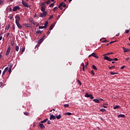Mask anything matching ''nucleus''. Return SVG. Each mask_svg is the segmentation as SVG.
I'll list each match as a JSON object with an SVG mask.
<instances>
[{
	"mask_svg": "<svg viewBox=\"0 0 130 130\" xmlns=\"http://www.w3.org/2000/svg\"><path fill=\"white\" fill-rule=\"evenodd\" d=\"M103 56H104V59H105V60H108V61H112V60H113V59H110L109 57L107 56L106 55H104V54L103 55Z\"/></svg>",
	"mask_w": 130,
	"mask_h": 130,
	"instance_id": "1",
	"label": "nucleus"
},
{
	"mask_svg": "<svg viewBox=\"0 0 130 130\" xmlns=\"http://www.w3.org/2000/svg\"><path fill=\"white\" fill-rule=\"evenodd\" d=\"M15 20V23H19V22H20V21L21 20L20 16H19L18 15H16Z\"/></svg>",
	"mask_w": 130,
	"mask_h": 130,
	"instance_id": "2",
	"label": "nucleus"
},
{
	"mask_svg": "<svg viewBox=\"0 0 130 130\" xmlns=\"http://www.w3.org/2000/svg\"><path fill=\"white\" fill-rule=\"evenodd\" d=\"M43 42V39H40L38 42V44L36 46V47H38V46H40V45Z\"/></svg>",
	"mask_w": 130,
	"mask_h": 130,
	"instance_id": "3",
	"label": "nucleus"
},
{
	"mask_svg": "<svg viewBox=\"0 0 130 130\" xmlns=\"http://www.w3.org/2000/svg\"><path fill=\"white\" fill-rule=\"evenodd\" d=\"M22 5L23 7H25L26 8L30 7V5H29V4H27V3L25 2L24 1H22Z\"/></svg>",
	"mask_w": 130,
	"mask_h": 130,
	"instance_id": "4",
	"label": "nucleus"
},
{
	"mask_svg": "<svg viewBox=\"0 0 130 130\" xmlns=\"http://www.w3.org/2000/svg\"><path fill=\"white\" fill-rule=\"evenodd\" d=\"M47 15V12H43V13H40V18H43V17H45Z\"/></svg>",
	"mask_w": 130,
	"mask_h": 130,
	"instance_id": "5",
	"label": "nucleus"
},
{
	"mask_svg": "<svg viewBox=\"0 0 130 130\" xmlns=\"http://www.w3.org/2000/svg\"><path fill=\"white\" fill-rule=\"evenodd\" d=\"M21 9V8H20V7L19 6H15L12 11L13 12H16V11H18V10H20Z\"/></svg>",
	"mask_w": 130,
	"mask_h": 130,
	"instance_id": "6",
	"label": "nucleus"
},
{
	"mask_svg": "<svg viewBox=\"0 0 130 130\" xmlns=\"http://www.w3.org/2000/svg\"><path fill=\"white\" fill-rule=\"evenodd\" d=\"M11 51V46L9 45L8 46V49H7V52L6 53V55H9V54H10V52Z\"/></svg>",
	"mask_w": 130,
	"mask_h": 130,
	"instance_id": "7",
	"label": "nucleus"
},
{
	"mask_svg": "<svg viewBox=\"0 0 130 130\" xmlns=\"http://www.w3.org/2000/svg\"><path fill=\"white\" fill-rule=\"evenodd\" d=\"M50 115V120H51L53 119V120H54V119H56V117H55V116L52 115L51 114H49Z\"/></svg>",
	"mask_w": 130,
	"mask_h": 130,
	"instance_id": "8",
	"label": "nucleus"
},
{
	"mask_svg": "<svg viewBox=\"0 0 130 130\" xmlns=\"http://www.w3.org/2000/svg\"><path fill=\"white\" fill-rule=\"evenodd\" d=\"M91 56H93V57H95V58H98V56L96 55L95 53H92L91 54L88 56V57H91Z\"/></svg>",
	"mask_w": 130,
	"mask_h": 130,
	"instance_id": "9",
	"label": "nucleus"
},
{
	"mask_svg": "<svg viewBox=\"0 0 130 130\" xmlns=\"http://www.w3.org/2000/svg\"><path fill=\"white\" fill-rule=\"evenodd\" d=\"M39 126L41 128H42V129H43L44 128H45V126H44L43 123H41V122L39 123Z\"/></svg>",
	"mask_w": 130,
	"mask_h": 130,
	"instance_id": "10",
	"label": "nucleus"
},
{
	"mask_svg": "<svg viewBox=\"0 0 130 130\" xmlns=\"http://www.w3.org/2000/svg\"><path fill=\"white\" fill-rule=\"evenodd\" d=\"M122 48H123V50L124 52H128V51H130L129 49L124 48V47H123Z\"/></svg>",
	"mask_w": 130,
	"mask_h": 130,
	"instance_id": "11",
	"label": "nucleus"
},
{
	"mask_svg": "<svg viewBox=\"0 0 130 130\" xmlns=\"http://www.w3.org/2000/svg\"><path fill=\"white\" fill-rule=\"evenodd\" d=\"M9 70V67H6L5 68V69L4 70V71H3L2 75L3 76H4V75H5V74H6V72H8V70Z\"/></svg>",
	"mask_w": 130,
	"mask_h": 130,
	"instance_id": "12",
	"label": "nucleus"
},
{
	"mask_svg": "<svg viewBox=\"0 0 130 130\" xmlns=\"http://www.w3.org/2000/svg\"><path fill=\"white\" fill-rule=\"evenodd\" d=\"M46 9V6H42L41 11H42V12L44 13V12H46V11H45Z\"/></svg>",
	"mask_w": 130,
	"mask_h": 130,
	"instance_id": "13",
	"label": "nucleus"
},
{
	"mask_svg": "<svg viewBox=\"0 0 130 130\" xmlns=\"http://www.w3.org/2000/svg\"><path fill=\"white\" fill-rule=\"evenodd\" d=\"M18 28H19V29H21L22 28V25H21V24H20V23L19 22H16V23Z\"/></svg>",
	"mask_w": 130,
	"mask_h": 130,
	"instance_id": "14",
	"label": "nucleus"
},
{
	"mask_svg": "<svg viewBox=\"0 0 130 130\" xmlns=\"http://www.w3.org/2000/svg\"><path fill=\"white\" fill-rule=\"evenodd\" d=\"M118 118H120V117H122V118H124L125 117V115L123 114H119L118 115Z\"/></svg>",
	"mask_w": 130,
	"mask_h": 130,
	"instance_id": "15",
	"label": "nucleus"
},
{
	"mask_svg": "<svg viewBox=\"0 0 130 130\" xmlns=\"http://www.w3.org/2000/svg\"><path fill=\"white\" fill-rule=\"evenodd\" d=\"M29 21L30 22V23H31V24H32V25H35V23L34 22V20H33V19L31 18L29 19Z\"/></svg>",
	"mask_w": 130,
	"mask_h": 130,
	"instance_id": "16",
	"label": "nucleus"
},
{
	"mask_svg": "<svg viewBox=\"0 0 130 130\" xmlns=\"http://www.w3.org/2000/svg\"><path fill=\"white\" fill-rule=\"evenodd\" d=\"M93 102H95V103H100V101L98 99H94L93 100Z\"/></svg>",
	"mask_w": 130,
	"mask_h": 130,
	"instance_id": "17",
	"label": "nucleus"
},
{
	"mask_svg": "<svg viewBox=\"0 0 130 130\" xmlns=\"http://www.w3.org/2000/svg\"><path fill=\"white\" fill-rule=\"evenodd\" d=\"M54 27V24L53 23L51 25V26L49 27V30H52L53 29V27Z\"/></svg>",
	"mask_w": 130,
	"mask_h": 130,
	"instance_id": "18",
	"label": "nucleus"
},
{
	"mask_svg": "<svg viewBox=\"0 0 130 130\" xmlns=\"http://www.w3.org/2000/svg\"><path fill=\"white\" fill-rule=\"evenodd\" d=\"M24 26H25V27H27V28H30L31 27V25L28 23L24 24Z\"/></svg>",
	"mask_w": 130,
	"mask_h": 130,
	"instance_id": "19",
	"label": "nucleus"
},
{
	"mask_svg": "<svg viewBox=\"0 0 130 130\" xmlns=\"http://www.w3.org/2000/svg\"><path fill=\"white\" fill-rule=\"evenodd\" d=\"M114 109H118L119 108H120V106H115V107H113Z\"/></svg>",
	"mask_w": 130,
	"mask_h": 130,
	"instance_id": "20",
	"label": "nucleus"
},
{
	"mask_svg": "<svg viewBox=\"0 0 130 130\" xmlns=\"http://www.w3.org/2000/svg\"><path fill=\"white\" fill-rule=\"evenodd\" d=\"M48 25V21H46L44 24L45 29L47 27V26Z\"/></svg>",
	"mask_w": 130,
	"mask_h": 130,
	"instance_id": "21",
	"label": "nucleus"
},
{
	"mask_svg": "<svg viewBox=\"0 0 130 130\" xmlns=\"http://www.w3.org/2000/svg\"><path fill=\"white\" fill-rule=\"evenodd\" d=\"M47 120H48V119H45L43 121H41V123H45Z\"/></svg>",
	"mask_w": 130,
	"mask_h": 130,
	"instance_id": "22",
	"label": "nucleus"
},
{
	"mask_svg": "<svg viewBox=\"0 0 130 130\" xmlns=\"http://www.w3.org/2000/svg\"><path fill=\"white\" fill-rule=\"evenodd\" d=\"M85 97H86V98H89L90 94H88V93H86L85 94Z\"/></svg>",
	"mask_w": 130,
	"mask_h": 130,
	"instance_id": "23",
	"label": "nucleus"
},
{
	"mask_svg": "<svg viewBox=\"0 0 130 130\" xmlns=\"http://www.w3.org/2000/svg\"><path fill=\"white\" fill-rule=\"evenodd\" d=\"M56 118H57V119H60V118H61V115L59 114V115L56 116Z\"/></svg>",
	"mask_w": 130,
	"mask_h": 130,
	"instance_id": "24",
	"label": "nucleus"
},
{
	"mask_svg": "<svg viewBox=\"0 0 130 130\" xmlns=\"http://www.w3.org/2000/svg\"><path fill=\"white\" fill-rule=\"evenodd\" d=\"M92 69L94 71H97V67L95 65H92Z\"/></svg>",
	"mask_w": 130,
	"mask_h": 130,
	"instance_id": "25",
	"label": "nucleus"
},
{
	"mask_svg": "<svg viewBox=\"0 0 130 130\" xmlns=\"http://www.w3.org/2000/svg\"><path fill=\"white\" fill-rule=\"evenodd\" d=\"M4 3H5V0H0V5H1V6L4 5Z\"/></svg>",
	"mask_w": 130,
	"mask_h": 130,
	"instance_id": "26",
	"label": "nucleus"
},
{
	"mask_svg": "<svg viewBox=\"0 0 130 130\" xmlns=\"http://www.w3.org/2000/svg\"><path fill=\"white\" fill-rule=\"evenodd\" d=\"M63 2H61L58 6V8H61V7H63Z\"/></svg>",
	"mask_w": 130,
	"mask_h": 130,
	"instance_id": "27",
	"label": "nucleus"
},
{
	"mask_svg": "<svg viewBox=\"0 0 130 130\" xmlns=\"http://www.w3.org/2000/svg\"><path fill=\"white\" fill-rule=\"evenodd\" d=\"M114 53L113 52H111V53H108L107 54H104V55H110V54H114Z\"/></svg>",
	"mask_w": 130,
	"mask_h": 130,
	"instance_id": "28",
	"label": "nucleus"
},
{
	"mask_svg": "<svg viewBox=\"0 0 130 130\" xmlns=\"http://www.w3.org/2000/svg\"><path fill=\"white\" fill-rule=\"evenodd\" d=\"M118 74V73H114L113 72H110V74L112 75H117Z\"/></svg>",
	"mask_w": 130,
	"mask_h": 130,
	"instance_id": "29",
	"label": "nucleus"
},
{
	"mask_svg": "<svg viewBox=\"0 0 130 130\" xmlns=\"http://www.w3.org/2000/svg\"><path fill=\"white\" fill-rule=\"evenodd\" d=\"M19 46H15V50H16V51H19Z\"/></svg>",
	"mask_w": 130,
	"mask_h": 130,
	"instance_id": "30",
	"label": "nucleus"
},
{
	"mask_svg": "<svg viewBox=\"0 0 130 130\" xmlns=\"http://www.w3.org/2000/svg\"><path fill=\"white\" fill-rule=\"evenodd\" d=\"M10 24L8 25V26H6V27H5V30H9V29H10Z\"/></svg>",
	"mask_w": 130,
	"mask_h": 130,
	"instance_id": "31",
	"label": "nucleus"
},
{
	"mask_svg": "<svg viewBox=\"0 0 130 130\" xmlns=\"http://www.w3.org/2000/svg\"><path fill=\"white\" fill-rule=\"evenodd\" d=\"M42 32H43V31L38 30V31H36V34H40V33H42Z\"/></svg>",
	"mask_w": 130,
	"mask_h": 130,
	"instance_id": "32",
	"label": "nucleus"
},
{
	"mask_svg": "<svg viewBox=\"0 0 130 130\" xmlns=\"http://www.w3.org/2000/svg\"><path fill=\"white\" fill-rule=\"evenodd\" d=\"M41 6H42V7H45V3H44V2L41 3Z\"/></svg>",
	"mask_w": 130,
	"mask_h": 130,
	"instance_id": "33",
	"label": "nucleus"
},
{
	"mask_svg": "<svg viewBox=\"0 0 130 130\" xmlns=\"http://www.w3.org/2000/svg\"><path fill=\"white\" fill-rule=\"evenodd\" d=\"M100 111H101V112H105V111H106V110L105 109H101L100 110Z\"/></svg>",
	"mask_w": 130,
	"mask_h": 130,
	"instance_id": "34",
	"label": "nucleus"
},
{
	"mask_svg": "<svg viewBox=\"0 0 130 130\" xmlns=\"http://www.w3.org/2000/svg\"><path fill=\"white\" fill-rule=\"evenodd\" d=\"M70 107V105H69V104H65L63 106V107H64L65 108L67 107Z\"/></svg>",
	"mask_w": 130,
	"mask_h": 130,
	"instance_id": "35",
	"label": "nucleus"
},
{
	"mask_svg": "<svg viewBox=\"0 0 130 130\" xmlns=\"http://www.w3.org/2000/svg\"><path fill=\"white\" fill-rule=\"evenodd\" d=\"M65 115H72V113H70V112L66 113Z\"/></svg>",
	"mask_w": 130,
	"mask_h": 130,
	"instance_id": "36",
	"label": "nucleus"
},
{
	"mask_svg": "<svg viewBox=\"0 0 130 130\" xmlns=\"http://www.w3.org/2000/svg\"><path fill=\"white\" fill-rule=\"evenodd\" d=\"M8 72L9 73V74H11V72H12V67H10L9 70H8Z\"/></svg>",
	"mask_w": 130,
	"mask_h": 130,
	"instance_id": "37",
	"label": "nucleus"
},
{
	"mask_svg": "<svg viewBox=\"0 0 130 130\" xmlns=\"http://www.w3.org/2000/svg\"><path fill=\"white\" fill-rule=\"evenodd\" d=\"M58 8L57 7H55L53 9V12H55L56 11V10H58Z\"/></svg>",
	"mask_w": 130,
	"mask_h": 130,
	"instance_id": "38",
	"label": "nucleus"
},
{
	"mask_svg": "<svg viewBox=\"0 0 130 130\" xmlns=\"http://www.w3.org/2000/svg\"><path fill=\"white\" fill-rule=\"evenodd\" d=\"M89 98H90V99H94V96H93L92 94H90Z\"/></svg>",
	"mask_w": 130,
	"mask_h": 130,
	"instance_id": "39",
	"label": "nucleus"
},
{
	"mask_svg": "<svg viewBox=\"0 0 130 130\" xmlns=\"http://www.w3.org/2000/svg\"><path fill=\"white\" fill-rule=\"evenodd\" d=\"M53 6H54V3L51 4L50 5L49 7H50V8H52V7H53Z\"/></svg>",
	"mask_w": 130,
	"mask_h": 130,
	"instance_id": "40",
	"label": "nucleus"
},
{
	"mask_svg": "<svg viewBox=\"0 0 130 130\" xmlns=\"http://www.w3.org/2000/svg\"><path fill=\"white\" fill-rule=\"evenodd\" d=\"M113 68H115V66L109 67V70H111L113 69Z\"/></svg>",
	"mask_w": 130,
	"mask_h": 130,
	"instance_id": "41",
	"label": "nucleus"
},
{
	"mask_svg": "<svg viewBox=\"0 0 130 130\" xmlns=\"http://www.w3.org/2000/svg\"><path fill=\"white\" fill-rule=\"evenodd\" d=\"M49 4H50V0H48V1L46 2V4H47V5H49Z\"/></svg>",
	"mask_w": 130,
	"mask_h": 130,
	"instance_id": "42",
	"label": "nucleus"
},
{
	"mask_svg": "<svg viewBox=\"0 0 130 130\" xmlns=\"http://www.w3.org/2000/svg\"><path fill=\"white\" fill-rule=\"evenodd\" d=\"M102 42L104 43L105 42H107V40H106V39H104V40L102 41Z\"/></svg>",
	"mask_w": 130,
	"mask_h": 130,
	"instance_id": "43",
	"label": "nucleus"
},
{
	"mask_svg": "<svg viewBox=\"0 0 130 130\" xmlns=\"http://www.w3.org/2000/svg\"><path fill=\"white\" fill-rule=\"evenodd\" d=\"M91 73L93 75V76H94V75H95V73H94V70H91Z\"/></svg>",
	"mask_w": 130,
	"mask_h": 130,
	"instance_id": "44",
	"label": "nucleus"
},
{
	"mask_svg": "<svg viewBox=\"0 0 130 130\" xmlns=\"http://www.w3.org/2000/svg\"><path fill=\"white\" fill-rule=\"evenodd\" d=\"M39 29H44L45 27L44 26H39Z\"/></svg>",
	"mask_w": 130,
	"mask_h": 130,
	"instance_id": "45",
	"label": "nucleus"
},
{
	"mask_svg": "<svg viewBox=\"0 0 130 130\" xmlns=\"http://www.w3.org/2000/svg\"><path fill=\"white\" fill-rule=\"evenodd\" d=\"M52 18H53V15H52L50 16V17L49 18V20H50L51 19H52Z\"/></svg>",
	"mask_w": 130,
	"mask_h": 130,
	"instance_id": "46",
	"label": "nucleus"
},
{
	"mask_svg": "<svg viewBox=\"0 0 130 130\" xmlns=\"http://www.w3.org/2000/svg\"><path fill=\"white\" fill-rule=\"evenodd\" d=\"M24 115H29V113H28V112H24Z\"/></svg>",
	"mask_w": 130,
	"mask_h": 130,
	"instance_id": "47",
	"label": "nucleus"
},
{
	"mask_svg": "<svg viewBox=\"0 0 130 130\" xmlns=\"http://www.w3.org/2000/svg\"><path fill=\"white\" fill-rule=\"evenodd\" d=\"M9 36H10V32L7 33L6 35V38H8V37H9Z\"/></svg>",
	"mask_w": 130,
	"mask_h": 130,
	"instance_id": "48",
	"label": "nucleus"
},
{
	"mask_svg": "<svg viewBox=\"0 0 130 130\" xmlns=\"http://www.w3.org/2000/svg\"><path fill=\"white\" fill-rule=\"evenodd\" d=\"M125 68V66H123L122 67H121L120 70H123Z\"/></svg>",
	"mask_w": 130,
	"mask_h": 130,
	"instance_id": "49",
	"label": "nucleus"
},
{
	"mask_svg": "<svg viewBox=\"0 0 130 130\" xmlns=\"http://www.w3.org/2000/svg\"><path fill=\"white\" fill-rule=\"evenodd\" d=\"M63 8H66L67 7V4H66L65 3L63 4Z\"/></svg>",
	"mask_w": 130,
	"mask_h": 130,
	"instance_id": "50",
	"label": "nucleus"
},
{
	"mask_svg": "<svg viewBox=\"0 0 130 130\" xmlns=\"http://www.w3.org/2000/svg\"><path fill=\"white\" fill-rule=\"evenodd\" d=\"M129 32V30H128V29H126L125 30V33H128Z\"/></svg>",
	"mask_w": 130,
	"mask_h": 130,
	"instance_id": "51",
	"label": "nucleus"
},
{
	"mask_svg": "<svg viewBox=\"0 0 130 130\" xmlns=\"http://www.w3.org/2000/svg\"><path fill=\"white\" fill-rule=\"evenodd\" d=\"M113 60H115L116 61H117V60H118V59H117V58H114V59H113Z\"/></svg>",
	"mask_w": 130,
	"mask_h": 130,
	"instance_id": "52",
	"label": "nucleus"
},
{
	"mask_svg": "<svg viewBox=\"0 0 130 130\" xmlns=\"http://www.w3.org/2000/svg\"><path fill=\"white\" fill-rule=\"evenodd\" d=\"M81 66L82 67H85V64H84V62H82V63H81Z\"/></svg>",
	"mask_w": 130,
	"mask_h": 130,
	"instance_id": "53",
	"label": "nucleus"
},
{
	"mask_svg": "<svg viewBox=\"0 0 130 130\" xmlns=\"http://www.w3.org/2000/svg\"><path fill=\"white\" fill-rule=\"evenodd\" d=\"M114 42H116V41H112V42H110V44H111L112 43H114Z\"/></svg>",
	"mask_w": 130,
	"mask_h": 130,
	"instance_id": "54",
	"label": "nucleus"
},
{
	"mask_svg": "<svg viewBox=\"0 0 130 130\" xmlns=\"http://www.w3.org/2000/svg\"><path fill=\"white\" fill-rule=\"evenodd\" d=\"M13 29L15 30V24L13 25Z\"/></svg>",
	"mask_w": 130,
	"mask_h": 130,
	"instance_id": "55",
	"label": "nucleus"
},
{
	"mask_svg": "<svg viewBox=\"0 0 130 130\" xmlns=\"http://www.w3.org/2000/svg\"><path fill=\"white\" fill-rule=\"evenodd\" d=\"M0 86L1 87H2V86H3V82H0Z\"/></svg>",
	"mask_w": 130,
	"mask_h": 130,
	"instance_id": "56",
	"label": "nucleus"
},
{
	"mask_svg": "<svg viewBox=\"0 0 130 130\" xmlns=\"http://www.w3.org/2000/svg\"><path fill=\"white\" fill-rule=\"evenodd\" d=\"M89 66V63H87L85 65V67L87 68V66Z\"/></svg>",
	"mask_w": 130,
	"mask_h": 130,
	"instance_id": "57",
	"label": "nucleus"
},
{
	"mask_svg": "<svg viewBox=\"0 0 130 130\" xmlns=\"http://www.w3.org/2000/svg\"><path fill=\"white\" fill-rule=\"evenodd\" d=\"M82 70H83V72H85V67H83Z\"/></svg>",
	"mask_w": 130,
	"mask_h": 130,
	"instance_id": "58",
	"label": "nucleus"
},
{
	"mask_svg": "<svg viewBox=\"0 0 130 130\" xmlns=\"http://www.w3.org/2000/svg\"><path fill=\"white\" fill-rule=\"evenodd\" d=\"M47 34H48V35H49L50 34V31H48Z\"/></svg>",
	"mask_w": 130,
	"mask_h": 130,
	"instance_id": "59",
	"label": "nucleus"
},
{
	"mask_svg": "<svg viewBox=\"0 0 130 130\" xmlns=\"http://www.w3.org/2000/svg\"><path fill=\"white\" fill-rule=\"evenodd\" d=\"M129 60V57H127L126 58V60Z\"/></svg>",
	"mask_w": 130,
	"mask_h": 130,
	"instance_id": "60",
	"label": "nucleus"
},
{
	"mask_svg": "<svg viewBox=\"0 0 130 130\" xmlns=\"http://www.w3.org/2000/svg\"><path fill=\"white\" fill-rule=\"evenodd\" d=\"M47 123L48 124H50V121H48Z\"/></svg>",
	"mask_w": 130,
	"mask_h": 130,
	"instance_id": "61",
	"label": "nucleus"
},
{
	"mask_svg": "<svg viewBox=\"0 0 130 130\" xmlns=\"http://www.w3.org/2000/svg\"><path fill=\"white\" fill-rule=\"evenodd\" d=\"M103 107L104 108H107V106L103 105Z\"/></svg>",
	"mask_w": 130,
	"mask_h": 130,
	"instance_id": "62",
	"label": "nucleus"
},
{
	"mask_svg": "<svg viewBox=\"0 0 130 130\" xmlns=\"http://www.w3.org/2000/svg\"><path fill=\"white\" fill-rule=\"evenodd\" d=\"M24 51H25V49H22L21 52H24Z\"/></svg>",
	"mask_w": 130,
	"mask_h": 130,
	"instance_id": "63",
	"label": "nucleus"
},
{
	"mask_svg": "<svg viewBox=\"0 0 130 130\" xmlns=\"http://www.w3.org/2000/svg\"><path fill=\"white\" fill-rule=\"evenodd\" d=\"M13 19V15L10 17V20H12Z\"/></svg>",
	"mask_w": 130,
	"mask_h": 130,
	"instance_id": "64",
	"label": "nucleus"
}]
</instances>
